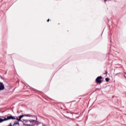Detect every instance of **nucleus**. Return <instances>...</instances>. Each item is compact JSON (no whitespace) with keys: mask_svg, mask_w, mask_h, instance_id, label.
<instances>
[{"mask_svg":"<svg viewBox=\"0 0 126 126\" xmlns=\"http://www.w3.org/2000/svg\"><path fill=\"white\" fill-rule=\"evenodd\" d=\"M36 121L34 120H24V125L25 126H34Z\"/></svg>","mask_w":126,"mask_h":126,"instance_id":"obj_1","label":"nucleus"},{"mask_svg":"<svg viewBox=\"0 0 126 126\" xmlns=\"http://www.w3.org/2000/svg\"><path fill=\"white\" fill-rule=\"evenodd\" d=\"M3 119L0 118V123H2V122H5V121H8L9 120H14V118L12 116H7V118H5L4 117H2Z\"/></svg>","mask_w":126,"mask_h":126,"instance_id":"obj_2","label":"nucleus"},{"mask_svg":"<svg viewBox=\"0 0 126 126\" xmlns=\"http://www.w3.org/2000/svg\"><path fill=\"white\" fill-rule=\"evenodd\" d=\"M103 78L102 77V76H98L96 78V79H95V81L96 83H99V84H100V83H102V80L101 79Z\"/></svg>","mask_w":126,"mask_h":126,"instance_id":"obj_3","label":"nucleus"},{"mask_svg":"<svg viewBox=\"0 0 126 126\" xmlns=\"http://www.w3.org/2000/svg\"><path fill=\"white\" fill-rule=\"evenodd\" d=\"M0 90H4V85L3 83L0 82Z\"/></svg>","mask_w":126,"mask_h":126,"instance_id":"obj_4","label":"nucleus"},{"mask_svg":"<svg viewBox=\"0 0 126 126\" xmlns=\"http://www.w3.org/2000/svg\"><path fill=\"white\" fill-rule=\"evenodd\" d=\"M13 117H14L13 116H12ZM23 117H24V115H21V116H19V119H18V118H14H14L15 119H12V120H17L18 121V122H20V121H21V119H22V118Z\"/></svg>","mask_w":126,"mask_h":126,"instance_id":"obj_5","label":"nucleus"},{"mask_svg":"<svg viewBox=\"0 0 126 126\" xmlns=\"http://www.w3.org/2000/svg\"><path fill=\"white\" fill-rule=\"evenodd\" d=\"M105 81H106V82H109L110 81V78H105Z\"/></svg>","mask_w":126,"mask_h":126,"instance_id":"obj_6","label":"nucleus"},{"mask_svg":"<svg viewBox=\"0 0 126 126\" xmlns=\"http://www.w3.org/2000/svg\"><path fill=\"white\" fill-rule=\"evenodd\" d=\"M16 125H19V123L18 122H15L14 126H15Z\"/></svg>","mask_w":126,"mask_h":126,"instance_id":"obj_7","label":"nucleus"},{"mask_svg":"<svg viewBox=\"0 0 126 126\" xmlns=\"http://www.w3.org/2000/svg\"><path fill=\"white\" fill-rule=\"evenodd\" d=\"M26 116H27V117H32V116L29 115H27Z\"/></svg>","mask_w":126,"mask_h":126,"instance_id":"obj_8","label":"nucleus"},{"mask_svg":"<svg viewBox=\"0 0 126 126\" xmlns=\"http://www.w3.org/2000/svg\"><path fill=\"white\" fill-rule=\"evenodd\" d=\"M8 126H12V125H11V123H10V125H8Z\"/></svg>","mask_w":126,"mask_h":126,"instance_id":"obj_9","label":"nucleus"},{"mask_svg":"<svg viewBox=\"0 0 126 126\" xmlns=\"http://www.w3.org/2000/svg\"><path fill=\"white\" fill-rule=\"evenodd\" d=\"M108 72H107V71H105V74H107Z\"/></svg>","mask_w":126,"mask_h":126,"instance_id":"obj_10","label":"nucleus"},{"mask_svg":"<svg viewBox=\"0 0 126 126\" xmlns=\"http://www.w3.org/2000/svg\"><path fill=\"white\" fill-rule=\"evenodd\" d=\"M47 22H49V21H50V19H48L47 20Z\"/></svg>","mask_w":126,"mask_h":126,"instance_id":"obj_11","label":"nucleus"},{"mask_svg":"<svg viewBox=\"0 0 126 126\" xmlns=\"http://www.w3.org/2000/svg\"><path fill=\"white\" fill-rule=\"evenodd\" d=\"M105 1L107 0H104Z\"/></svg>","mask_w":126,"mask_h":126,"instance_id":"obj_12","label":"nucleus"}]
</instances>
